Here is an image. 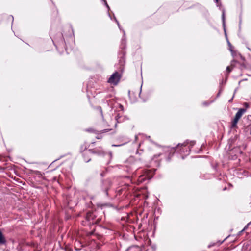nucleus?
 <instances>
[{
    "instance_id": "1",
    "label": "nucleus",
    "mask_w": 251,
    "mask_h": 251,
    "mask_svg": "<svg viewBox=\"0 0 251 251\" xmlns=\"http://www.w3.org/2000/svg\"><path fill=\"white\" fill-rule=\"evenodd\" d=\"M196 142L194 140L189 141L186 140L182 144H178L176 146L171 148V152L169 153V157L167 158V160L169 161L171 158V156L173 154L175 151H177L179 154H181V158L184 159L185 156L188 155L190 154L192 148L195 145Z\"/></svg>"
},
{
    "instance_id": "2",
    "label": "nucleus",
    "mask_w": 251,
    "mask_h": 251,
    "mask_svg": "<svg viewBox=\"0 0 251 251\" xmlns=\"http://www.w3.org/2000/svg\"><path fill=\"white\" fill-rule=\"evenodd\" d=\"M91 153L96 154L99 156H104L105 154V151L101 147H96L94 149H89L86 151H84L82 155L83 156L84 161L86 162H89L91 159L85 158V155Z\"/></svg>"
},
{
    "instance_id": "3",
    "label": "nucleus",
    "mask_w": 251,
    "mask_h": 251,
    "mask_svg": "<svg viewBox=\"0 0 251 251\" xmlns=\"http://www.w3.org/2000/svg\"><path fill=\"white\" fill-rule=\"evenodd\" d=\"M155 169L146 170L142 175H140L137 181L138 184L144 183L145 181H148L153 176Z\"/></svg>"
},
{
    "instance_id": "4",
    "label": "nucleus",
    "mask_w": 251,
    "mask_h": 251,
    "mask_svg": "<svg viewBox=\"0 0 251 251\" xmlns=\"http://www.w3.org/2000/svg\"><path fill=\"white\" fill-rule=\"evenodd\" d=\"M126 52L124 50H122L121 52L119 54V62L118 65H119L118 70L119 72L123 73L125 69V65L126 63Z\"/></svg>"
},
{
    "instance_id": "5",
    "label": "nucleus",
    "mask_w": 251,
    "mask_h": 251,
    "mask_svg": "<svg viewBox=\"0 0 251 251\" xmlns=\"http://www.w3.org/2000/svg\"><path fill=\"white\" fill-rule=\"evenodd\" d=\"M122 73L121 72H115L109 78L108 82L115 85H117L122 77Z\"/></svg>"
},
{
    "instance_id": "6",
    "label": "nucleus",
    "mask_w": 251,
    "mask_h": 251,
    "mask_svg": "<svg viewBox=\"0 0 251 251\" xmlns=\"http://www.w3.org/2000/svg\"><path fill=\"white\" fill-rule=\"evenodd\" d=\"M96 217V215L93 212H88L86 216V219L90 222V223L93 224L95 222L93 221Z\"/></svg>"
},
{
    "instance_id": "7",
    "label": "nucleus",
    "mask_w": 251,
    "mask_h": 251,
    "mask_svg": "<svg viewBox=\"0 0 251 251\" xmlns=\"http://www.w3.org/2000/svg\"><path fill=\"white\" fill-rule=\"evenodd\" d=\"M115 119L117 123H119L124 122L125 120L128 119V118L126 116H123L120 113H118L115 116Z\"/></svg>"
},
{
    "instance_id": "8",
    "label": "nucleus",
    "mask_w": 251,
    "mask_h": 251,
    "mask_svg": "<svg viewBox=\"0 0 251 251\" xmlns=\"http://www.w3.org/2000/svg\"><path fill=\"white\" fill-rule=\"evenodd\" d=\"M246 111V109L245 108H240L236 113L235 117L239 120Z\"/></svg>"
},
{
    "instance_id": "9",
    "label": "nucleus",
    "mask_w": 251,
    "mask_h": 251,
    "mask_svg": "<svg viewBox=\"0 0 251 251\" xmlns=\"http://www.w3.org/2000/svg\"><path fill=\"white\" fill-rule=\"evenodd\" d=\"M123 36L122 37V39L121 40V48L122 49H125L126 48V33L125 31L123 30Z\"/></svg>"
},
{
    "instance_id": "10",
    "label": "nucleus",
    "mask_w": 251,
    "mask_h": 251,
    "mask_svg": "<svg viewBox=\"0 0 251 251\" xmlns=\"http://www.w3.org/2000/svg\"><path fill=\"white\" fill-rule=\"evenodd\" d=\"M6 243V240L3 235L2 231L0 229V245H5Z\"/></svg>"
},
{
    "instance_id": "11",
    "label": "nucleus",
    "mask_w": 251,
    "mask_h": 251,
    "mask_svg": "<svg viewBox=\"0 0 251 251\" xmlns=\"http://www.w3.org/2000/svg\"><path fill=\"white\" fill-rule=\"evenodd\" d=\"M222 22H223V26H224L225 34L226 38H227V35H226V29H225V10L224 9H223V10H222Z\"/></svg>"
},
{
    "instance_id": "12",
    "label": "nucleus",
    "mask_w": 251,
    "mask_h": 251,
    "mask_svg": "<svg viewBox=\"0 0 251 251\" xmlns=\"http://www.w3.org/2000/svg\"><path fill=\"white\" fill-rule=\"evenodd\" d=\"M213 176H214L213 175L210 174H201L200 176L201 178L203 179H208L213 177Z\"/></svg>"
},
{
    "instance_id": "13",
    "label": "nucleus",
    "mask_w": 251,
    "mask_h": 251,
    "mask_svg": "<svg viewBox=\"0 0 251 251\" xmlns=\"http://www.w3.org/2000/svg\"><path fill=\"white\" fill-rule=\"evenodd\" d=\"M97 206L98 207H100L101 209L103 208L104 207H111L112 206V205L110 203H98L97 204Z\"/></svg>"
},
{
    "instance_id": "14",
    "label": "nucleus",
    "mask_w": 251,
    "mask_h": 251,
    "mask_svg": "<svg viewBox=\"0 0 251 251\" xmlns=\"http://www.w3.org/2000/svg\"><path fill=\"white\" fill-rule=\"evenodd\" d=\"M238 121H239L238 119H237L236 118L234 117V119L231 122V124L230 126L231 128H233L236 127Z\"/></svg>"
},
{
    "instance_id": "15",
    "label": "nucleus",
    "mask_w": 251,
    "mask_h": 251,
    "mask_svg": "<svg viewBox=\"0 0 251 251\" xmlns=\"http://www.w3.org/2000/svg\"><path fill=\"white\" fill-rule=\"evenodd\" d=\"M126 251H140V247L137 246H131L128 248Z\"/></svg>"
},
{
    "instance_id": "16",
    "label": "nucleus",
    "mask_w": 251,
    "mask_h": 251,
    "mask_svg": "<svg viewBox=\"0 0 251 251\" xmlns=\"http://www.w3.org/2000/svg\"><path fill=\"white\" fill-rule=\"evenodd\" d=\"M110 130V129H104V130L100 131V133L98 134V135L96 137V138L98 139H101L102 137L101 134L107 132Z\"/></svg>"
},
{
    "instance_id": "17",
    "label": "nucleus",
    "mask_w": 251,
    "mask_h": 251,
    "mask_svg": "<svg viewBox=\"0 0 251 251\" xmlns=\"http://www.w3.org/2000/svg\"><path fill=\"white\" fill-rule=\"evenodd\" d=\"M104 2V5L106 7V8H107V10H108V15H109V18L112 19V18H111V16H110V14H109V10H110V7L108 5V4H107V1H106V0H102Z\"/></svg>"
},
{
    "instance_id": "18",
    "label": "nucleus",
    "mask_w": 251,
    "mask_h": 251,
    "mask_svg": "<svg viewBox=\"0 0 251 251\" xmlns=\"http://www.w3.org/2000/svg\"><path fill=\"white\" fill-rule=\"evenodd\" d=\"M213 102V101H211L210 102L204 101L202 103V105L205 106H207Z\"/></svg>"
},
{
    "instance_id": "19",
    "label": "nucleus",
    "mask_w": 251,
    "mask_h": 251,
    "mask_svg": "<svg viewBox=\"0 0 251 251\" xmlns=\"http://www.w3.org/2000/svg\"><path fill=\"white\" fill-rule=\"evenodd\" d=\"M114 20L115 21V22H116V23L117 24V25H118V26L119 27V28L121 30V26L120 25V24H119V21L117 20V19H116V18L115 17V16L114 15Z\"/></svg>"
},
{
    "instance_id": "20",
    "label": "nucleus",
    "mask_w": 251,
    "mask_h": 251,
    "mask_svg": "<svg viewBox=\"0 0 251 251\" xmlns=\"http://www.w3.org/2000/svg\"><path fill=\"white\" fill-rule=\"evenodd\" d=\"M86 131L89 132H95L96 133H97L94 129L91 128L86 129Z\"/></svg>"
},
{
    "instance_id": "21",
    "label": "nucleus",
    "mask_w": 251,
    "mask_h": 251,
    "mask_svg": "<svg viewBox=\"0 0 251 251\" xmlns=\"http://www.w3.org/2000/svg\"><path fill=\"white\" fill-rule=\"evenodd\" d=\"M250 225H251V221L250 222H249V223L247 224V225L246 226H245V227L244 228V229L241 231V232L243 231L244 230H245L247 229V227H248V226H249Z\"/></svg>"
},
{
    "instance_id": "22",
    "label": "nucleus",
    "mask_w": 251,
    "mask_h": 251,
    "mask_svg": "<svg viewBox=\"0 0 251 251\" xmlns=\"http://www.w3.org/2000/svg\"><path fill=\"white\" fill-rule=\"evenodd\" d=\"M234 151H237V153H240V154L242 153V151H241L240 150H239V149L238 148L234 149Z\"/></svg>"
},
{
    "instance_id": "23",
    "label": "nucleus",
    "mask_w": 251,
    "mask_h": 251,
    "mask_svg": "<svg viewBox=\"0 0 251 251\" xmlns=\"http://www.w3.org/2000/svg\"><path fill=\"white\" fill-rule=\"evenodd\" d=\"M237 157H238V155H237V154H234V155H233V156L231 157V159H233V160H235V159H237Z\"/></svg>"
},
{
    "instance_id": "24",
    "label": "nucleus",
    "mask_w": 251,
    "mask_h": 251,
    "mask_svg": "<svg viewBox=\"0 0 251 251\" xmlns=\"http://www.w3.org/2000/svg\"><path fill=\"white\" fill-rule=\"evenodd\" d=\"M98 109L100 111V112L102 116L103 117V115H102V109L101 108V107H98Z\"/></svg>"
},
{
    "instance_id": "25",
    "label": "nucleus",
    "mask_w": 251,
    "mask_h": 251,
    "mask_svg": "<svg viewBox=\"0 0 251 251\" xmlns=\"http://www.w3.org/2000/svg\"><path fill=\"white\" fill-rule=\"evenodd\" d=\"M162 155V154L159 153L158 154H156L154 156L153 159H155L156 158H157L158 157L160 156V155Z\"/></svg>"
},
{
    "instance_id": "26",
    "label": "nucleus",
    "mask_w": 251,
    "mask_h": 251,
    "mask_svg": "<svg viewBox=\"0 0 251 251\" xmlns=\"http://www.w3.org/2000/svg\"><path fill=\"white\" fill-rule=\"evenodd\" d=\"M108 154H109L110 159H111L112 158V152L111 151L109 152Z\"/></svg>"
},
{
    "instance_id": "27",
    "label": "nucleus",
    "mask_w": 251,
    "mask_h": 251,
    "mask_svg": "<svg viewBox=\"0 0 251 251\" xmlns=\"http://www.w3.org/2000/svg\"><path fill=\"white\" fill-rule=\"evenodd\" d=\"M227 41L228 44L229 46L230 47V51L232 52V50L230 49V48H231V45L230 43L229 42V41L228 40V39H227Z\"/></svg>"
},
{
    "instance_id": "28",
    "label": "nucleus",
    "mask_w": 251,
    "mask_h": 251,
    "mask_svg": "<svg viewBox=\"0 0 251 251\" xmlns=\"http://www.w3.org/2000/svg\"><path fill=\"white\" fill-rule=\"evenodd\" d=\"M231 70L230 68V67L229 66H227L226 67V71L228 72V73H229L230 72H231Z\"/></svg>"
},
{
    "instance_id": "29",
    "label": "nucleus",
    "mask_w": 251,
    "mask_h": 251,
    "mask_svg": "<svg viewBox=\"0 0 251 251\" xmlns=\"http://www.w3.org/2000/svg\"><path fill=\"white\" fill-rule=\"evenodd\" d=\"M123 145H124V144H120V145L113 144L112 146L113 147H119V146H121Z\"/></svg>"
},
{
    "instance_id": "30",
    "label": "nucleus",
    "mask_w": 251,
    "mask_h": 251,
    "mask_svg": "<svg viewBox=\"0 0 251 251\" xmlns=\"http://www.w3.org/2000/svg\"><path fill=\"white\" fill-rule=\"evenodd\" d=\"M214 1L217 4V6H219V0H214Z\"/></svg>"
},
{
    "instance_id": "31",
    "label": "nucleus",
    "mask_w": 251,
    "mask_h": 251,
    "mask_svg": "<svg viewBox=\"0 0 251 251\" xmlns=\"http://www.w3.org/2000/svg\"><path fill=\"white\" fill-rule=\"evenodd\" d=\"M119 107L121 109V110L122 111H123L124 110V107L122 105L120 104V106H119Z\"/></svg>"
},
{
    "instance_id": "32",
    "label": "nucleus",
    "mask_w": 251,
    "mask_h": 251,
    "mask_svg": "<svg viewBox=\"0 0 251 251\" xmlns=\"http://www.w3.org/2000/svg\"><path fill=\"white\" fill-rule=\"evenodd\" d=\"M234 95L233 96V97H232V98L231 99H230L229 100H228V102H231L232 101V100L233 99V98H234Z\"/></svg>"
},
{
    "instance_id": "33",
    "label": "nucleus",
    "mask_w": 251,
    "mask_h": 251,
    "mask_svg": "<svg viewBox=\"0 0 251 251\" xmlns=\"http://www.w3.org/2000/svg\"><path fill=\"white\" fill-rule=\"evenodd\" d=\"M89 154H87V155H85V158H86V159H91V158L89 157Z\"/></svg>"
},
{
    "instance_id": "34",
    "label": "nucleus",
    "mask_w": 251,
    "mask_h": 251,
    "mask_svg": "<svg viewBox=\"0 0 251 251\" xmlns=\"http://www.w3.org/2000/svg\"><path fill=\"white\" fill-rule=\"evenodd\" d=\"M10 17L12 19V24L13 23V21H14V17L13 16L11 15L10 16Z\"/></svg>"
},
{
    "instance_id": "35",
    "label": "nucleus",
    "mask_w": 251,
    "mask_h": 251,
    "mask_svg": "<svg viewBox=\"0 0 251 251\" xmlns=\"http://www.w3.org/2000/svg\"><path fill=\"white\" fill-rule=\"evenodd\" d=\"M53 180L55 181H56L58 183V181H57V179L56 177H53Z\"/></svg>"
},
{
    "instance_id": "36",
    "label": "nucleus",
    "mask_w": 251,
    "mask_h": 251,
    "mask_svg": "<svg viewBox=\"0 0 251 251\" xmlns=\"http://www.w3.org/2000/svg\"><path fill=\"white\" fill-rule=\"evenodd\" d=\"M138 136L137 135H135V140L136 141L137 140Z\"/></svg>"
},
{
    "instance_id": "37",
    "label": "nucleus",
    "mask_w": 251,
    "mask_h": 251,
    "mask_svg": "<svg viewBox=\"0 0 251 251\" xmlns=\"http://www.w3.org/2000/svg\"><path fill=\"white\" fill-rule=\"evenodd\" d=\"M249 132H250V134L251 135V127L250 128Z\"/></svg>"
},
{
    "instance_id": "38",
    "label": "nucleus",
    "mask_w": 251,
    "mask_h": 251,
    "mask_svg": "<svg viewBox=\"0 0 251 251\" xmlns=\"http://www.w3.org/2000/svg\"><path fill=\"white\" fill-rule=\"evenodd\" d=\"M141 90H142V86H141L140 87V94H141Z\"/></svg>"
},
{
    "instance_id": "39",
    "label": "nucleus",
    "mask_w": 251,
    "mask_h": 251,
    "mask_svg": "<svg viewBox=\"0 0 251 251\" xmlns=\"http://www.w3.org/2000/svg\"><path fill=\"white\" fill-rule=\"evenodd\" d=\"M167 151H169L170 150V147H167Z\"/></svg>"
},
{
    "instance_id": "40",
    "label": "nucleus",
    "mask_w": 251,
    "mask_h": 251,
    "mask_svg": "<svg viewBox=\"0 0 251 251\" xmlns=\"http://www.w3.org/2000/svg\"><path fill=\"white\" fill-rule=\"evenodd\" d=\"M105 193H106V194H108V192H107V189H106Z\"/></svg>"
},
{
    "instance_id": "41",
    "label": "nucleus",
    "mask_w": 251,
    "mask_h": 251,
    "mask_svg": "<svg viewBox=\"0 0 251 251\" xmlns=\"http://www.w3.org/2000/svg\"><path fill=\"white\" fill-rule=\"evenodd\" d=\"M71 38L72 40H73V41L74 40V38L73 37H71Z\"/></svg>"
},
{
    "instance_id": "42",
    "label": "nucleus",
    "mask_w": 251,
    "mask_h": 251,
    "mask_svg": "<svg viewBox=\"0 0 251 251\" xmlns=\"http://www.w3.org/2000/svg\"><path fill=\"white\" fill-rule=\"evenodd\" d=\"M219 95H220V92H219V93H218V94H217V97H218Z\"/></svg>"
},
{
    "instance_id": "43",
    "label": "nucleus",
    "mask_w": 251,
    "mask_h": 251,
    "mask_svg": "<svg viewBox=\"0 0 251 251\" xmlns=\"http://www.w3.org/2000/svg\"><path fill=\"white\" fill-rule=\"evenodd\" d=\"M116 126H117V124L116 123V124H115V127H116Z\"/></svg>"
},
{
    "instance_id": "44",
    "label": "nucleus",
    "mask_w": 251,
    "mask_h": 251,
    "mask_svg": "<svg viewBox=\"0 0 251 251\" xmlns=\"http://www.w3.org/2000/svg\"><path fill=\"white\" fill-rule=\"evenodd\" d=\"M140 188L142 189V188H146L145 187H141Z\"/></svg>"
},
{
    "instance_id": "45",
    "label": "nucleus",
    "mask_w": 251,
    "mask_h": 251,
    "mask_svg": "<svg viewBox=\"0 0 251 251\" xmlns=\"http://www.w3.org/2000/svg\"><path fill=\"white\" fill-rule=\"evenodd\" d=\"M236 90H235L234 94L236 93Z\"/></svg>"
}]
</instances>
